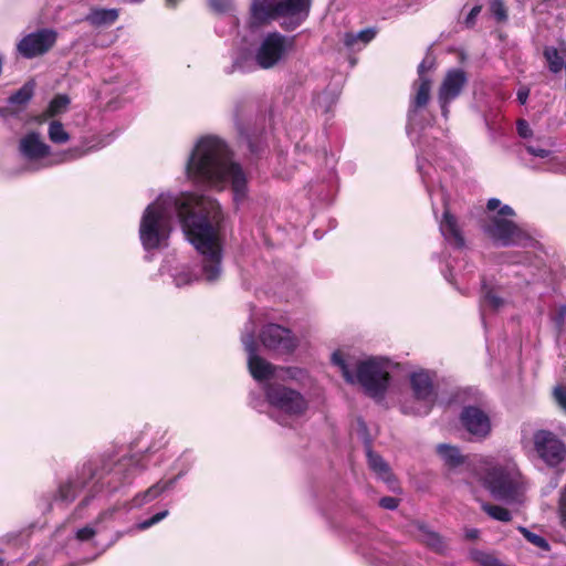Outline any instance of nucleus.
I'll use <instances>...</instances> for the list:
<instances>
[{
	"label": "nucleus",
	"instance_id": "5fc2aeb1",
	"mask_svg": "<svg viewBox=\"0 0 566 566\" xmlns=\"http://www.w3.org/2000/svg\"><path fill=\"white\" fill-rule=\"evenodd\" d=\"M182 283H189V280H184L181 276L177 277V285H180Z\"/></svg>",
	"mask_w": 566,
	"mask_h": 566
},
{
	"label": "nucleus",
	"instance_id": "7c9ffc66",
	"mask_svg": "<svg viewBox=\"0 0 566 566\" xmlns=\"http://www.w3.org/2000/svg\"><path fill=\"white\" fill-rule=\"evenodd\" d=\"M421 531V541L426 543L429 547L436 551H442L444 548V544L439 534L429 531L427 528H420Z\"/></svg>",
	"mask_w": 566,
	"mask_h": 566
},
{
	"label": "nucleus",
	"instance_id": "39448f33",
	"mask_svg": "<svg viewBox=\"0 0 566 566\" xmlns=\"http://www.w3.org/2000/svg\"><path fill=\"white\" fill-rule=\"evenodd\" d=\"M102 478L103 476L98 473V470L93 462L84 463L75 478L69 479L64 483L60 484L55 500L67 504L72 503L78 493L86 488L91 481L97 479L90 489L88 494L78 504V507L83 509L87 506L96 493L103 489V484L101 483Z\"/></svg>",
	"mask_w": 566,
	"mask_h": 566
},
{
	"label": "nucleus",
	"instance_id": "9d476101",
	"mask_svg": "<svg viewBox=\"0 0 566 566\" xmlns=\"http://www.w3.org/2000/svg\"><path fill=\"white\" fill-rule=\"evenodd\" d=\"M356 436L359 437L365 443L367 464L369 470L376 474L378 479L382 480L391 491H397L398 482L392 474L389 464L380 454L373 451V438L368 433L366 424L361 421H356Z\"/></svg>",
	"mask_w": 566,
	"mask_h": 566
},
{
	"label": "nucleus",
	"instance_id": "c03bdc74",
	"mask_svg": "<svg viewBox=\"0 0 566 566\" xmlns=\"http://www.w3.org/2000/svg\"><path fill=\"white\" fill-rule=\"evenodd\" d=\"M528 95H530V90L528 88H521V90H518V92H517V101L520 102V104L524 105L527 102Z\"/></svg>",
	"mask_w": 566,
	"mask_h": 566
},
{
	"label": "nucleus",
	"instance_id": "cd10ccee",
	"mask_svg": "<svg viewBox=\"0 0 566 566\" xmlns=\"http://www.w3.org/2000/svg\"><path fill=\"white\" fill-rule=\"evenodd\" d=\"M49 138L54 144H65L70 140V134L64 129L60 120H52L49 125Z\"/></svg>",
	"mask_w": 566,
	"mask_h": 566
},
{
	"label": "nucleus",
	"instance_id": "f3484780",
	"mask_svg": "<svg viewBox=\"0 0 566 566\" xmlns=\"http://www.w3.org/2000/svg\"><path fill=\"white\" fill-rule=\"evenodd\" d=\"M468 82L467 74L461 69L449 70L439 87L438 99L452 102L462 92Z\"/></svg>",
	"mask_w": 566,
	"mask_h": 566
},
{
	"label": "nucleus",
	"instance_id": "e433bc0d",
	"mask_svg": "<svg viewBox=\"0 0 566 566\" xmlns=\"http://www.w3.org/2000/svg\"><path fill=\"white\" fill-rule=\"evenodd\" d=\"M378 33V30L377 28L375 27H371V28H367L365 30H361L359 31L358 33H356V42L357 41H360L363 42L364 44H367L369 43L373 39H375V36L377 35Z\"/></svg>",
	"mask_w": 566,
	"mask_h": 566
},
{
	"label": "nucleus",
	"instance_id": "412c9836",
	"mask_svg": "<svg viewBox=\"0 0 566 566\" xmlns=\"http://www.w3.org/2000/svg\"><path fill=\"white\" fill-rule=\"evenodd\" d=\"M413 86L416 88V94L410 102V107L408 111L409 119H412L416 116L417 112L429 103L431 92V80L428 76H421L413 84Z\"/></svg>",
	"mask_w": 566,
	"mask_h": 566
},
{
	"label": "nucleus",
	"instance_id": "6e6552de",
	"mask_svg": "<svg viewBox=\"0 0 566 566\" xmlns=\"http://www.w3.org/2000/svg\"><path fill=\"white\" fill-rule=\"evenodd\" d=\"M534 451L549 469H559L566 461V444L549 430H537L533 434Z\"/></svg>",
	"mask_w": 566,
	"mask_h": 566
},
{
	"label": "nucleus",
	"instance_id": "a19ab883",
	"mask_svg": "<svg viewBox=\"0 0 566 566\" xmlns=\"http://www.w3.org/2000/svg\"><path fill=\"white\" fill-rule=\"evenodd\" d=\"M482 10L481 6H474L465 18V25L468 28H472L475 24L476 17L480 14Z\"/></svg>",
	"mask_w": 566,
	"mask_h": 566
},
{
	"label": "nucleus",
	"instance_id": "6e6d98bb",
	"mask_svg": "<svg viewBox=\"0 0 566 566\" xmlns=\"http://www.w3.org/2000/svg\"><path fill=\"white\" fill-rule=\"evenodd\" d=\"M348 62H349L350 65H354V57L349 55L348 56Z\"/></svg>",
	"mask_w": 566,
	"mask_h": 566
},
{
	"label": "nucleus",
	"instance_id": "09e8293b",
	"mask_svg": "<svg viewBox=\"0 0 566 566\" xmlns=\"http://www.w3.org/2000/svg\"><path fill=\"white\" fill-rule=\"evenodd\" d=\"M501 216H514V211L510 206H503L499 212Z\"/></svg>",
	"mask_w": 566,
	"mask_h": 566
},
{
	"label": "nucleus",
	"instance_id": "dca6fc26",
	"mask_svg": "<svg viewBox=\"0 0 566 566\" xmlns=\"http://www.w3.org/2000/svg\"><path fill=\"white\" fill-rule=\"evenodd\" d=\"M264 394L271 406L286 413L298 415L307 408L301 391H264Z\"/></svg>",
	"mask_w": 566,
	"mask_h": 566
},
{
	"label": "nucleus",
	"instance_id": "4c0bfd02",
	"mask_svg": "<svg viewBox=\"0 0 566 566\" xmlns=\"http://www.w3.org/2000/svg\"><path fill=\"white\" fill-rule=\"evenodd\" d=\"M526 151L535 157L547 158L551 155V150L542 148L534 144H525Z\"/></svg>",
	"mask_w": 566,
	"mask_h": 566
},
{
	"label": "nucleus",
	"instance_id": "0eeeda50",
	"mask_svg": "<svg viewBox=\"0 0 566 566\" xmlns=\"http://www.w3.org/2000/svg\"><path fill=\"white\" fill-rule=\"evenodd\" d=\"M375 402L381 403L390 395V399L402 401L401 411L411 415H427L436 399L437 391H365Z\"/></svg>",
	"mask_w": 566,
	"mask_h": 566
},
{
	"label": "nucleus",
	"instance_id": "1a4fd4ad",
	"mask_svg": "<svg viewBox=\"0 0 566 566\" xmlns=\"http://www.w3.org/2000/svg\"><path fill=\"white\" fill-rule=\"evenodd\" d=\"M59 33L51 28L38 29L24 35L17 44L18 53L28 60L43 56L56 44Z\"/></svg>",
	"mask_w": 566,
	"mask_h": 566
},
{
	"label": "nucleus",
	"instance_id": "c85d7f7f",
	"mask_svg": "<svg viewBox=\"0 0 566 566\" xmlns=\"http://www.w3.org/2000/svg\"><path fill=\"white\" fill-rule=\"evenodd\" d=\"M33 94L34 85L31 83H25L21 88H19L9 97V103L15 105H25L30 102Z\"/></svg>",
	"mask_w": 566,
	"mask_h": 566
},
{
	"label": "nucleus",
	"instance_id": "20e7f679",
	"mask_svg": "<svg viewBox=\"0 0 566 566\" xmlns=\"http://www.w3.org/2000/svg\"><path fill=\"white\" fill-rule=\"evenodd\" d=\"M484 484L497 500L516 499L522 485V475L514 462L504 465H492L483 478Z\"/></svg>",
	"mask_w": 566,
	"mask_h": 566
},
{
	"label": "nucleus",
	"instance_id": "f704fd0d",
	"mask_svg": "<svg viewBox=\"0 0 566 566\" xmlns=\"http://www.w3.org/2000/svg\"><path fill=\"white\" fill-rule=\"evenodd\" d=\"M483 305L497 311L504 305V301L499 297L493 291L489 290L484 292Z\"/></svg>",
	"mask_w": 566,
	"mask_h": 566
},
{
	"label": "nucleus",
	"instance_id": "58836bf2",
	"mask_svg": "<svg viewBox=\"0 0 566 566\" xmlns=\"http://www.w3.org/2000/svg\"><path fill=\"white\" fill-rule=\"evenodd\" d=\"M96 534V531L91 527V526H84L82 528H80L77 532H76V539L81 541V542H86V541H90L91 538H93Z\"/></svg>",
	"mask_w": 566,
	"mask_h": 566
},
{
	"label": "nucleus",
	"instance_id": "79ce46f5",
	"mask_svg": "<svg viewBox=\"0 0 566 566\" xmlns=\"http://www.w3.org/2000/svg\"><path fill=\"white\" fill-rule=\"evenodd\" d=\"M517 132H518V135L523 138H527V137L532 136V133H533L528 123L525 119L517 120Z\"/></svg>",
	"mask_w": 566,
	"mask_h": 566
},
{
	"label": "nucleus",
	"instance_id": "49530a36",
	"mask_svg": "<svg viewBox=\"0 0 566 566\" xmlns=\"http://www.w3.org/2000/svg\"><path fill=\"white\" fill-rule=\"evenodd\" d=\"M344 44L347 48H350L352 45H354V33L353 32H346L345 33V35H344Z\"/></svg>",
	"mask_w": 566,
	"mask_h": 566
},
{
	"label": "nucleus",
	"instance_id": "aec40b11",
	"mask_svg": "<svg viewBox=\"0 0 566 566\" xmlns=\"http://www.w3.org/2000/svg\"><path fill=\"white\" fill-rule=\"evenodd\" d=\"M50 146L41 140L40 134L30 132L19 142L20 154L29 160H38L50 155Z\"/></svg>",
	"mask_w": 566,
	"mask_h": 566
},
{
	"label": "nucleus",
	"instance_id": "c756f323",
	"mask_svg": "<svg viewBox=\"0 0 566 566\" xmlns=\"http://www.w3.org/2000/svg\"><path fill=\"white\" fill-rule=\"evenodd\" d=\"M482 509L488 515H490L494 520L501 522H509L512 518L510 511L506 510L505 507L492 504H483Z\"/></svg>",
	"mask_w": 566,
	"mask_h": 566
},
{
	"label": "nucleus",
	"instance_id": "f257e3e1",
	"mask_svg": "<svg viewBox=\"0 0 566 566\" xmlns=\"http://www.w3.org/2000/svg\"><path fill=\"white\" fill-rule=\"evenodd\" d=\"M172 207L187 239L202 255L206 280H217L222 260L219 231L223 217L220 205L210 197L182 192L174 198Z\"/></svg>",
	"mask_w": 566,
	"mask_h": 566
},
{
	"label": "nucleus",
	"instance_id": "4d7b16f0",
	"mask_svg": "<svg viewBox=\"0 0 566 566\" xmlns=\"http://www.w3.org/2000/svg\"><path fill=\"white\" fill-rule=\"evenodd\" d=\"M554 389H555V390H558V389H564V388H563V387H560V386H555V387H554Z\"/></svg>",
	"mask_w": 566,
	"mask_h": 566
},
{
	"label": "nucleus",
	"instance_id": "423d86ee",
	"mask_svg": "<svg viewBox=\"0 0 566 566\" xmlns=\"http://www.w3.org/2000/svg\"><path fill=\"white\" fill-rule=\"evenodd\" d=\"M169 235L167 216L158 203L149 205L142 217L139 239L146 251L159 249Z\"/></svg>",
	"mask_w": 566,
	"mask_h": 566
},
{
	"label": "nucleus",
	"instance_id": "a211bd4d",
	"mask_svg": "<svg viewBox=\"0 0 566 566\" xmlns=\"http://www.w3.org/2000/svg\"><path fill=\"white\" fill-rule=\"evenodd\" d=\"M244 347L249 355L248 365L253 378L258 380L271 378L274 375V367L256 354L258 345L252 336L244 340Z\"/></svg>",
	"mask_w": 566,
	"mask_h": 566
},
{
	"label": "nucleus",
	"instance_id": "2f4dec72",
	"mask_svg": "<svg viewBox=\"0 0 566 566\" xmlns=\"http://www.w3.org/2000/svg\"><path fill=\"white\" fill-rule=\"evenodd\" d=\"M332 361L335 366H337L343 375V377L346 379L348 384H354V375L350 373L344 355L340 350H336L332 355Z\"/></svg>",
	"mask_w": 566,
	"mask_h": 566
},
{
	"label": "nucleus",
	"instance_id": "a18cd8bd",
	"mask_svg": "<svg viewBox=\"0 0 566 566\" xmlns=\"http://www.w3.org/2000/svg\"><path fill=\"white\" fill-rule=\"evenodd\" d=\"M438 101H439V104H440V107H441L442 116L444 118H448V115H449V104L451 102H444L443 99H438Z\"/></svg>",
	"mask_w": 566,
	"mask_h": 566
},
{
	"label": "nucleus",
	"instance_id": "4468645a",
	"mask_svg": "<svg viewBox=\"0 0 566 566\" xmlns=\"http://www.w3.org/2000/svg\"><path fill=\"white\" fill-rule=\"evenodd\" d=\"M484 231L502 245L520 244L526 238L513 221L500 217L493 218Z\"/></svg>",
	"mask_w": 566,
	"mask_h": 566
},
{
	"label": "nucleus",
	"instance_id": "ea45409f",
	"mask_svg": "<svg viewBox=\"0 0 566 566\" xmlns=\"http://www.w3.org/2000/svg\"><path fill=\"white\" fill-rule=\"evenodd\" d=\"M379 505L386 510H396L399 505V500L394 496H385L379 500Z\"/></svg>",
	"mask_w": 566,
	"mask_h": 566
},
{
	"label": "nucleus",
	"instance_id": "c9c22d12",
	"mask_svg": "<svg viewBox=\"0 0 566 566\" xmlns=\"http://www.w3.org/2000/svg\"><path fill=\"white\" fill-rule=\"evenodd\" d=\"M168 514H169L168 510L158 512L155 515H153L151 517L140 522L137 527L140 531H145V530L154 526L155 524L159 523L160 521H163L166 516H168Z\"/></svg>",
	"mask_w": 566,
	"mask_h": 566
},
{
	"label": "nucleus",
	"instance_id": "bb28decb",
	"mask_svg": "<svg viewBox=\"0 0 566 566\" xmlns=\"http://www.w3.org/2000/svg\"><path fill=\"white\" fill-rule=\"evenodd\" d=\"M433 374L429 370L420 369L410 376L412 389H431Z\"/></svg>",
	"mask_w": 566,
	"mask_h": 566
},
{
	"label": "nucleus",
	"instance_id": "3c124183",
	"mask_svg": "<svg viewBox=\"0 0 566 566\" xmlns=\"http://www.w3.org/2000/svg\"><path fill=\"white\" fill-rule=\"evenodd\" d=\"M210 3L217 10H220V11L223 10L222 0H210Z\"/></svg>",
	"mask_w": 566,
	"mask_h": 566
},
{
	"label": "nucleus",
	"instance_id": "7ed1b4c3",
	"mask_svg": "<svg viewBox=\"0 0 566 566\" xmlns=\"http://www.w3.org/2000/svg\"><path fill=\"white\" fill-rule=\"evenodd\" d=\"M311 6L312 0H252L250 10L256 23L283 19L281 27L292 31L307 19Z\"/></svg>",
	"mask_w": 566,
	"mask_h": 566
},
{
	"label": "nucleus",
	"instance_id": "5701e85b",
	"mask_svg": "<svg viewBox=\"0 0 566 566\" xmlns=\"http://www.w3.org/2000/svg\"><path fill=\"white\" fill-rule=\"evenodd\" d=\"M176 482V478L169 480H160L149 486L146 491L136 494L132 500L133 507H140L159 497L165 491L171 489Z\"/></svg>",
	"mask_w": 566,
	"mask_h": 566
},
{
	"label": "nucleus",
	"instance_id": "393cba45",
	"mask_svg": "<svg viewBox=\"0 0 566 566\" xmlns=\"http://www.w3.org/2000/svg\"><path fill=\"white\" fill-rule=\"evenodd\" d=\"M118 19L116 9H94L87 15L86 20L96 27L111 25Z\"/></svg>",
	"mask_w": 566,
	"mask_h": 566
},
{
	"label": "nucleus",
	"instance_id": "6ab92c4d",
	"mask_svg": "<svg viewBox=\"0 0 566 566\" xmlns=\"http://www.w3.org/2000/svg\"><path fill=\"white\" fill-rule=\"evenodd\" d=\"M461 422L465 429L479 438L486 437L491 431L489 417L479 408L467 407L461 413Z\"/></svg>",
	"mask_w": 566,
	"mask_h": 566
},
{
	"label": "nucleus",
	"instance_id": "72a5a7b5",
	"mask_svg": "<svg viewBox=\"0 0 566 566\" xmlns=\"http://www.w3.org/2000/svg\"><path fill=\"white\" fill-rule=\"evenodd\" d=\"M490 10L497 22H505L507 20V12L503 0H492Z\"/></svg>",
	"mask_w": 566,
	"mask_h": 566
},
{
	"label": "nucleus",
	"instance_id": "2eb2a0df",
	"mask_svg": "<svg viewBox=\"0 0 566 566\" xmlns=\"http://www.w3.org/2000/svg\"><path fill=\"white\" fill-rule=\"evenodd\" d=\"M146 469V464L140 458L132 455L119 460L112 470V480L107 482L111 492H115L120 485L130 483L136 473H140Z\"/></svg>",
	"mask_w": 566,
	"mask_h": 566
},
{
	"label": "nucleus",
	"instance_id": "f03ea898",
	"mask_svg": "<svg viewBox=\"0 0 566 566\" xmlns=\"http://www.w3.org/2000/svg\"><path fill=\"white\" fill-rule=\"evenodd\" d=\"M187 174L195 182L217 186L230 181L235 200L247 195L245 172L231 160L228 145L218 137H203L197 143L187 163Z\"/></svg>",
	"mask_w": 566,
	"mask_h": 566
},
{
	"label": "nucleus",
	"instance_id": "864d4df0",
	"mask_svg": "<svg viewBox=\"0 0 566 566\" xmlns=\"http://www.w3.org/2000/svg\"><path fill=\"white\" fill-rule=\"evenodd\" d=\"M180 0H166V6L168 8H175Z\"/></svg>",
	"mask_w": 566,
	"mask_h": 566
},
{
	"label": "nucleus",
	"instance_id": "a878e982",
	"mask_svg": "<svg viewBox=\"0 0 566 566\" xmlns=\"http://www.w3.org/2000/svg\"><path fill=\"white\" fill-rule=\"evenodd\" d=\"M70 103H71V99L66 94L55 95L50 101L46 109L42 114V118L39 120L41 122L42 119L55 117L56 115L64 113L67 109Z\"/></svg>",
	"mask_w": 566,
	"mask_h": 566
},
{
	"label": "nucleus",
	"instance_id": "de8ad7c7",
	"mask_svg": "<svg viewBox=\"0 0 566 566\" xmlns=\"http://www.w3.org/2000/svg\"><path fill=\"white\" fill-rule=\"evenodd\" d=\"M500 200L499 199H495V198H492L488 201V209L489 210H495L499 206H500Z\"/></svg>",
	"mask_w": 566,
	"mask_h": 566
},
{
	"label": "nucleus",
	"instance_id": "473e14b6",
	"mask_svg": "<svg viewBox=\"0 0 566 566\" xmlns=\"http://www.w3.org/2000/svg\"><path fill=\"white\" fill-rule=\"evenodd\" d=\"M520 531L521 533L524 535V537L530 542L532 543L533 545L537 546L538 548L541 549H544V551H548L549 549V544L547 543V541L542 537L541 535L538 534H535V533H532L531 531H528L527 528L525 527H520Z\"/></svg>",
	"mask_w": 566,
	"mask_h": 566
},
{
	"label": "nucleus",
	"instance_id": "f8f14e48",
	"mask_svg": "<svg viewBox=\"0 0 566 566\" xmlns=\"http://www.w3.org/2000/svg\"><path fill=\"white\" fill-rule=\"evenodd\" d=\"M259 337L266 349L283 355L292 354L298 345L291 329L274 323L264 325Z\"/></svg>",
	"mask_w": 566,
	"mask_h": 566
},
{
	"label": "nucleus",
	"instance_id": "4be33fe9",
	"mask_svg": "<svg viewBox=\"0 0 566 566\" xmlns=\"http://www.w3.org/2000/svg\"><path fill=\"white\" fill-rule=\"evenodd\" d=\"M440 231L442 235L449 242L453 243L458 248L464 247V238L462 235L461 229L458 224L455 217L450 213L449 210H444L443 218L440 222Z\"/></svg>",
	"mask_w": 566,
	"mask_h": 566
},
{
	"label": "nucleus",
	"instance_id": "b1692460",
	"mask_svg": "<svg viewBox=\"0 0 566 566\" xmlns=\"http://www.w3.org/2000/svg\"><path fill=\"white\" fill-rule=\"evenodd\" d=\"M437 453L449 468H457L464 462V457L454 446L441 443L437 446Z\"/></svg>",
	"mask_w": 566,
	"mask_h": 566
},
{
	"label": "nucleus",
	"instance_id": "9b49d317",
	"mask_svg": "<svg viewBox=\"0 0 566 566\" xmlns=\"http://www.w3.org/2000/svg\"><path fill=\"white\" fill-rule=\"evenodd\" d=\"M293 43V38L289 40L279 32L269 33L256 51V64L263 70L272 69L283 59L287 48Z\"/></svg>",
	"mask_w": 566,
	"mask_h": 566
},
{
	"label": "nucleus",
	"instance_id": "37998d69",
	"mask_svg": "<svg viewBox=\"0 0 566 566\" xmlns=\"http://www.w3.org/2000/svg\"><path fill=\"white\" fill-rule=\"evenodd\" d=\"M554 401L566 412V391H553Z\"/></svg>",
	"mask_w": 566,
	"mask_h": 566
},
{
	"label": "nucleus",
	"instance_id": "603ef678",
	"mask_svg": "<svg viewBox=\"0 0 566 566\" xmlns=\"http://www.w3.org/2000/svg\"><path fill=\"white\" fill-rule=\"evenodd\" d=\"M424 71H426V63H424V61H423V62H422V63H420V65L418 66V74H419V78H420L421 76H426V75L423 74V73H424Z\"/></svg>",
	"mask_w": 566,
	"mask_h": 566
},
{
	"label": "nucleus",
	"instance_id": "ddd939ff",
	"mask_svg": "<svg viewBox=\"0 0 566 566\" xmlns=\"http://www.w3.org/2000/svg\"><path fill=\"white\" fill-rule=\"evenodd\" d=\"M356 378L365 389H385L388 371L382 361L369 358L356 364Z\"/></svg>",
	"mask_w": 566,
	"mask_h": 566
},
{
	"label": "nucleus",
	"instance_id": "8fccbe9b",
	"mask_svg": "<svg viewBox=\"0 0 566 566\" xmlns=\"http://www.w3.org/2000/svg\"><path fill=\"white\" fill-rule=\"evenodd\" d=\"M465 535L470 539H475L479 536V531L476 528L468 530Z\"/></svg>",
	"mask_w": 566,
	"mask_h": 566
}]
</instances>
